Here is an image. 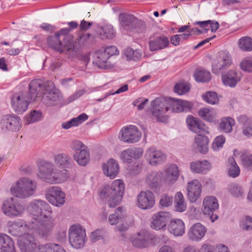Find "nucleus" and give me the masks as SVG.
Segmentation results:
<instances>
[{
    "instance_id": "5701e85b",
    "label": "nucleus",
    "mask_w": 252,
    "mask_h": 252,
    "mask_svg": "<svg viewBox=\"0 0 252 252\" xmlns=\"http://www.w3.org/2000/svg\"><path fill=\"white\" fill-rule=\"evenodd\" d=\"M207 231V229L204 225L197 222L190 227L188 235L190 240L197 242L204 237Z\"/></svg>"
},
{
    "instance_id": "473e14b6",
    "label": "nucleus",
    "mask_w": 252,
    "mask_h": 252,
    "mask_svg": "<svg viewBox=\"0 0 252 252\" xmlns=\"http://www.w3.org/2000/svg\"><path fill=\"white\" fill-rule=\"evenodd\" d=\"M169 40L167 37L160 36L154 40H150L149 44L152 51L161 50L167 47Z\"/></svg>"
},
{
    "instance_id": "7ed1b4c3",
    "label": "nucleus",
    "mask_w": 252,
    "mask_h": 252,
    "mask_svg": "<svg viewBox=\"0 0 252 252\" xmlns=\"http://www.w3.org/2000/svg\"><path fill=\"white\" fill-rule=\"evenodd\" d=\"M40 82L38 79H34L29 84V93H20L13 95L11 98V104L17 114H22L25 112L28 108L29 104L32 99L34 101H36L34 100V97L35 94L36 95L39 94L36 93L40 89Z\"/></svg>"
},
{
    "instance_id": "393cba45",
    "label": "nucleus",
    "mask_w": 252,
    "mask_h": 252,
    "mask_svg": "<svg viewBox=\"0 0 252 252\" xmlns=\"http://www.w3.org/2000/svg\"><path fill=\"white\" fill-rule=\"evenodd\" d=\"M241 75L235 70H229L221 75L223 83L225 86L234 88L241 81Z\"/></svg>"
},
{
    "instance_id": "e433bc0d",
    "label": "nucleus",
    "mask_w": 252,
    "mask_h": 252,
    "mask_svg": "<svg viewBox=\"0 0 252 252\" xmlns=\"http://www.w3.org/2000/svg\"><path fill=\"white\" fill-rule=\"evenodd\" d=\"M70 173L65 168L62 170L56 169L54 170L52 177V183H60L66 181L69 177Z\"/></svg>"
},
{
    "instance_id": "6e6d98bb",
    "label": "nucleus",
    "mask_w": 252,
    "mask_h": 252,
    "mask_svg": "<svg viewBox=\"0 0 252 252\" xmlns=\"http://www.w3.org/2000/svg\"><path fill=\"white\" fill-rule=\"evenodd\" d=\"M225 141V138L224 136L221 135L217 136L215 138L212 144V148L214 150H217L223 146Z\"/></svg>"
},
{
    "instance_id": "4468645a",
    "label": "nucleus",
    "mask_w": 252,
    "mask_h": 252,
    "mask_svg": "<svg viewBox=\"0 0 252 252\" xmlns=\"http://www.w3.org/2000/svg\"><path fill=\"white\" fill-rule=\"evenodd\" d=\"M0 125L3 130L16 131L21 126V119L15 115H7L3 117Z\"/></svg>"
},
{
    "instance_id": "c85d7f7f",
    "label": "nucleus",
    "mask_w": 252,
    "mask_h": 252,
    "mask_svg": "<svg viewBox=\"0 0 252 252\" xmlns=\"http://www.w3.org/2000/svg\"><path fill=\"white\" fill-rule=\"evenodd\" d=\"M169 231L175 236H182L185 233V224L180 219L171 220L168 226Z\"/></svg>"
},
{
    "instance_id": "864d4df0",
    "label": "nucleus",
    "mask_w": 252,
    "mask_h": 252,
    "mask_svg": "<svg viewBox=\"0 0 252 252\" xmlns=\"http://www.w3.org/2000/svg\"><path fill=\"white\" fill-rule=\"evenodd\" d=\"M219 61L223 64L224 70L228 68L232 63L230 56L226 53H223L219 56Z\"/></svg>"
},
{
    "instance_id": "f8f14e48",
    "label": "nucleus",
    "mask_w": 252,
    "mask_h": 252,
    "mask_svg": "<svg viewBox=\"0 0 252 252\" xmlns=\"http://www.w3.org/2000/svg\"><path fill=\"white\" fill-rule=\"evenodd\" d=\"M141 135V131L136 126L130 125L121 129L119 137L124 142L134 143L140 139Z\"/></svg>"
},
{
    "instance_id": "39448f33",
    "label": "nucleus",
    "mask_w": 252,
    "mask_h": 252,
    "mask_svg": "<svg viewBox=\"0 0 252 252\" xmlns=\"http://www.w3.org/2000/svg\"><path fill=\"white\" fill-rule=\"evenodd\" d=\"M40 82V89L35 94L34 100L36 101L42 100L43 103L47 106L56 105L60 99V92L55 89V86L51 82L42 83V81L38 80Z\"/></svg>"
},
{
    "instance_id": "5fc2aeb1",
    "label": "nucleus",
    "mask_w": 252,
    "mask_h": 252,
    "mask_svg": "<svg viewBox=\"0 0 252 252\" xmlns=\"http://www.w3.org/2000/svg\"><path fill=\"white\" fill-rule=\"evenodd\" d=\"M240 67L244 71L252 72V57H248L243 59L240 63Z\"/></svg>"
},
{
    "instance_id": "a19ab883",
    "label": "nucleus",
    "mask_w": 252,
    "mask_h": 252,
    "mask_svg": "<svg viewBox=\"0 0 252 252\" xmlns=\"http://www.w3.org/2000/svg\"><path fill=\"white\" fill-rule=\"evenodd\" d=\"M98 33L102 39H112L115 36V32L111 25H106L98 31Z\"/></svg>"
},
{
    "instance_id": "c9c22d12",
    "label": "nucleus",
    "mask_w": 252,
    "mask_h": 252,
    "mask_svg": "<svg viewBox=\"0 0 252 252\" xmlns=\"http://www.w3.org/2000/svg\"><path fill=\"white\" fill-rule=\"evenodd\" d=\"M195 144L199 152L202 154L207 153L209 149V140L207 136L198 134L195 138Z\"/></svg>"
},
{
    "instance_id": "b1692460",
    "label": "nucleus",
    "mask_w": 252,
    "mask_h": 252,
    "mask_svg": "<svg viewBox=\"0 0 252 252\" xmlns=\"http://www.w3.org/2000/svg\"><path fill=\"white\" fill-rule=\"evenodd\" d=\"M54 165L49 162H45L42 164L39 167L38 172L37 174L38 177L48 183H52L54 172Z\"/></svg>"
},
{
    "instance_id": "79ce46f5",
    "label": "nucleus",
    "mask_w": 252,
    "mask_h": 252,
    "mask_svg": "<svg viewBox=\"0 0 252 252\" xmlns=\"http://www.w3.org/2000/svg\"><path fill=\"white\" fill-rule=\"evenodd\" d=\"M193 76L195 80L198 82H207L211 79L210 72L199 68L195 70Z\"/></svg>"
},
{
    "instance_id": "bf43d9fd",
    "label": "nucleus",
    "mask_w": 252,
    "mask_h": 252,
    "mask_svg": "<svg viewBox=\"0 0 252 252\" xmlns=\"http://www.w3.org/2000/svg\"><path fill=\"white\" fill-rule=\"evenodd\" d=\"M219 61V56L217 59L214 60L212 63V71L215 74H218L219 71H223L224 70L223 64Z\"/></svg>"
},
{
    "instance_id": "2f4dec72",
    "label": "nucleus",
    "mask_w": 252,
    "mask_h": 252,
    "mask_svg": "<svg viewBox=\"0 0 252 252\" xmlns=\"http://www.w3.org/2000/svg\"><path fill=\"white\" fill-rule=\"evenodd\" d=\"M73 158L79 165L83 166L86 165L90 161L89 149L88 147H85L84 149H82L79 152L75 153Z\"/></svg>"
},
{
    "instance_id": "f3484780",
    "label": "nucleus",
    "mask_w": 252,
    "mask_h": 252,
    "mask_svg": "<svg viewBox=\"0 0 252 252\" xmlns=\"http://www.w3.org/2000/svg\"><path fill=\"white\" fill-rule=\"evenodd\" d=\"M152 228L156 230L164 229L167 222L170 219V215L166 212H159L152 217Z\"/></svg>"
},
{
    "instance_id": "cd10ccee",
    "label": "nucleus",
    "mask_w": 252,
    "mask_h": 252,
    "mask_svg": "<svg viewBox=\"0 0 252 252\" xmlns=\"http://www.w3.org/2000/svg\"><path fill=\"white\" fill-rule=\"evenodd\" d=\"M191 171L194 173L206 174L212 168L211 163L207 160L196 161L190 164Z\"/></svg>"
},
{
    "instance_id": "774afa93",
    "label": "nucleus",
    "mask_w": 252,
    "mask_h": 252,
    "mask_svg": "<svg viewBox=\"0 0 252 252\" xmlns=\"http://www.w3.org/2000/svg\"><path fill=\"white\" fill-rule=\"evenodd\" d=\"M132 156L129 149H127L122 152L121 154V158L125 162L129 163L131 162Z\"/></svg>"
},
{
    "instance_id": "69168bd1",
    "label": "nucleus",
    "mask_w": 252,
    "mask_h": 252,
    "mask_svg": "<svg viewBox=\"0 0 252 252\" xmlns=\"http://www.w3.org/2000/svg\"><path fill=\"white\" fill-rule=\"evenodd\" d=\"M103 51L107 55H108L109 58L113 55L119 54L118 49L115 46L112 45L108 46L106 47L104 50H103Z\"/></svg>"
},
{
    "instance_id": "9b49d317",
    "label": "nucleus",
    "mask_w": 252,
    "mask_h": 252,
    "mask_svg": "<svg viewBox=\"0 0 252 252\" xmlns=\"http://www.w3.org/2000/svg\"><path fill=\"white\" fill-rule=\"evenodd\" d=\"M218 200L214 196H206L204 198L202 204V212L204 215L209 216L212 222L218 219L216 212L219 209Z\"/></svg>"
},
{
    "instance_id": "f03ea898",
    "label": "nucleus",
    "mask_w": 252,
    "mask_h": 252,
    "mask_svg": "<svg viewBox=\"0 0 252 252\" xmlns=\"http://www.w3.org/2000/svg\"><path fill=\"white\" fill-rule=\"evenodd\" d=\"M125 191V184L121 180L114 181L111 185H104L99 191L101 200L107 202L110 208L118 205L122 199Z\"/></svg>"
},
{
    "instance_id": "6ab92c4d",
    "label": "nucleus",
    "mask_w": 252,
    "mask_h": 252,
    "mask_svg": "<svg viewBox=\"0 0 252 252\" xmlns=\"http://www.w3.org/2000/svg\"><path fill=\"white\" fill-rule=\"evenodd\" d=\"M151 240L149 233L142 230L131 238V242L133 247L143 249L149 246Z\"/></svg>"
},
{
    "instance_id": "58836bf2",
    "label": "nucleus",
    "mask_w": 252,
    "mask_h": 252,
    "mask_svg": "<svg viewBox=\"0 0 252 252\" xmlns=\"http://www.w3.org/2000/svg\"><path fill=\"white\" fill-rule=\"evenodd\" d=\"M235 121L231 117L223 118L219 125V129L225 133H230L232 130V126L235 125Z\"/></svg>"
},
{
    "instance_id": "de8ad7c7",
    "label": "nucleus",
    "mask_w": 252,
    "mask_h": 252,
    "mask_svg": "<svg viewBox=\"0 0 252 252\" xmlns=\"http://www.w3.org/2000/svg\"><path fill=\"white\" fill-rule=\"evenodd\" d=\"M3 213L8 216H17L16 205L9 202H4L2 206Z\"/></svg>"
},
{
    "instance_id": "09e8293b",
    "label": "nucleus",
    "mask_w": 252,
    "mask_h": 252,
    "mask_svg": "<svg viewBox=\"0 0 252 252\" xmlns=\"http://www.w3.org/2000/svg\"><path fill=\"white\" fill-rule=\"evenodd\" d=\"M202 98L204 101L210 104H215L219 102L217 94L214 92H207L202 95Z\"/></svg>"
},
{
    "instance_id": "4be33fe9",
    "label": "nucleus",
    "mask_w": 252,
    "mask_h": 252,
    "mask_svg": "<svg viewBox=\"0 0 252 252\" xmlns=\"http://www.w3.org/2000/svg\"><path fill=\"white\" fill-rule=\"evenodd\" d=\"M28 225L29 224H27L23 220H16L13 221L11 225H9V232L13 236L21 238L25 234L28 233H26L28 228L33 233Z\"/></svg>"
},
{
    "instance_id": "412c9836",
    "label": "nucleus",
    "mask_w": 252,
    "mask_h": 252,
    "mask_svg": "<svg viewBox=\"0 0 252 252\" xmlns=\"http://www.w3.org/2000/svg\"><path fill=\"white\" fill-rule=\"evenodd\" d=\"M186 122L189 129L195 133L204 131L207 134L209 133L208 127L197 118L189 116L186 119Z\"/></svg>"
},
{
    "instance_id": "20e7f679",
    "label": "nucleus",
    "mask_w": 252,
    "mask_h": 252,
    "mask_svg": "<svg viewBox=\"0 0 252 252\" xmlns=\"http://www.w3.org/2000/svg\"><path fill=\"white\" fill-rule=\"evenodd\" d=\"M19 247L22 252H65L60 245L55 244H48L38 246L37 249L35 238L30 233L25 234L18 241Z\"/></svg>"
},
{
    "instance_id": "8fccbe9b",
    "label": "nucleus",
    "mask_w": 252,
    "mask_h": 252,
    "mask_svg": "<svg viewBox=\"0 0 252 252\" xmlns=\"http://www.w3.org/2000/svg\"><path fill=\"white\" fill-rule=\"evenodd\" d=\"M242 164L248 170H252V154L250 153H243L241 156Z\"/></svg>"
},
{
    "instance_id": "4c0bfd02",
    "label": "nucleus",
    "mask_w": 252,
    "mask_h": 252,
    "mask_svg": "<svg viewBox=\"0 0 252 252\" xmlns=\"http://www.w3.org/2000/svg\"><path fill=\"white\" fill-rule=\"evenodd\" d=\"M179 176L178 166L172 164L169 166L166 172L165 180L169 183H174L178 179Z\"/></svg>"
},
{
    "instance_id": "c756f323",
    "label": "nucleus",
    "mask_w": 252,
    "mask_h": 252,
    "mask_svg": "<svg viewBox=\"0 0 252 252\" xmlns=\"http://www.w3.org/2000/svg\"><path fill=\"white\" fill-rule=\"evenodd\" d=\"M198 116L204 120L216 125L219 123L217 119V112L213 109L202 108L198 112Z\"/></svg>"
},
{
    "instance_id": "1a4fd4ad",
    "label": "nucleus",
    "mask_w": 252,
    "mask_h": 252,
    "mask_svg": "<svg viewBox=\"0 0 252 252\" xmlns=\"http://www.w3.org/2000/svg\"><path fill=\"white\" fill-rule=\"evenodd\" d=\"M162 102L166 110L171 112L179 113L189 111L193 108V104L186 100L174 99L171 97H162Z\"/></svg>"
},
{
    "instance_id": "49530a36",
    "label": "nucleus",
    "mask_w": 252,
    "mask_h": 252,
    "mask_svg": "<svg viewBox=\"0 0 252 252\" xmlns=\"http://www.w3.org/2000/svg\"><path fill=\"white\" fill-rule=\"evenodd\" d=\"M239 48L244 51H252V39L249 36L241 38L238 41Z\"/></svg>"
},
{
    "instance_id": "e2e57ef3",
    "label": "nucleus",
    "mask_w": 252,
    "mask_h": 252,
    "mask_svg": "<svg viewBox=\"0 0 252 252\" xmlns=\"http://www.w3.org/2000/svg\"><path fill=\"white\" fill-rule=\"evenodd\" d=\"M229 190L230 193L235 197L241 196L243 193L242 189L237 185L231 186L229 188Z\"/></svg>"
},
{
    "instance_id": "6e6552de",
    "label": "nucleus",
    "mask_w": 252,
    "mask_h": 252,
    "mask_svg": "<svg viewBox=\"0 0 252 252\" xmlns=\"http://www.w3.org/2000/svg\"><path fill=\"white\" fill-rule=\"evenodd\" d=\"M68 237L70 245L75 249L83 248L87 241L86 230L79 224L70 226Z\"/></svg>"
},
{
    "instance_id": "2eb2a0df",
    "label": "nucleus",
    "mask_w": 252,
    "mask_h": 252,
    "mask_svg": "<svg viewBox=\"0 0 252 252\" xmlns=\"http://www.w3.org/2000/svg\"><path fill=\"white\" fill-rule=\"evenodd\" d=\"M138 207L142 209H150L155 205L154 193L150 190L141 191L137 197Z\"/></svg>"
},
{
    "instance_id": "0eeeda50",
    "label": "nucleus",
    "mask_w": 252,
    "mask_h": 252,
    "mask_svg": "<svg viewBox=\"0 0 252 252\" xmlns=\"http://www.w3.org/2000/svg\"><path fill=\"white\" fill-rule=\"evenodd\" d=\"M36 182L29 178H22L17 182L16 185L11 187L10 192L15 196L26 198L34 194Z\"/></svg>"
},
{
    "instance_id": "680f3d73",
    "label": "nucleus",
    "mask_w": 252,
    "mask_h": 252,
    "mask_svg": "<svg viewBox=\"0 0 252 252\" xmlns=\"http://www.w3.org/2000/svg\"><path fill=\"white\" fill-rule=\"evenodd\" d=\"M131 156L135 159H138L142 157L143 153V150L140 147H135L132 149H129Z\"/></svg>"
},
{
    "instance_id": "ea45409f",
    "label": "nucleus",
    "mask_w": 252,
    "mask_h": 252,
    "mask_svg": "<svg viewBox=\"0 0 252 252\" xmlns=\"http://www.w3.org/2000/svg\"><path fill=\"white\" fill-rule=\"evenodd\" d=\"M228 175L231 177L235 178L240 174V169L233 157L228 158V164L227 165Z\"/></svg>"
},
{
    "instance_id": "7c9ffc66",
    "label": "nucleus",
    "mask_w": 252,
    "mask_h": 252,
    "mask_svg": "<svg viewBox=\"0 0 252 252\" xmlns=\"http://www.w3.org/2000/svg\"><path fill=\"white\" fill-rule=\"evenodd\" d=\"M14 250L12 239L6 234L0 233V252H12Z\"/></svg>"
},
{
    "instance_id": "a878e982",
    "label": "nucleus",
    "mask_w": 252,
    "mask_h": 252,
    "mask_svg": "<svg viewBox=\"0 0 252 252\" xmlns=\"http://www.w3.org/2000/svg\"><path fill=\"white\" fill-rule=\"evenodd\" d=\"M104 174L110 179H114L118 174L119 166L117 162L114 159H109L102 166Z\"/></svg>"
},
{
    "instance_id": "aec40b11",
    "label": "nucleus",
    "mask_w": 252,
    "mask_h": 252,
    "mask_svg": "<svg viewBox=\"0 0 252 252\" xmlns=\"http://www.w3.org/2000/svg\"><path fill=\"white\" fill-rule=\"evenodd\" d=\"M120 24L124 29L126 31H131L134 29L135 24L138 23L143 25V21L139 20L131 14L121 13L119 14Z\"/></svg>"
},
{
    "instance_id": "13d9d810",
    "label": "nucleus",
    "mask_w": 252,
    "mask_h": 252,
    "mask_svg": "<svg viewBox=\"0 0 252 252\" xmlns=\"http://www.w3.org/2000/svg\"><path fill=\"white\" fill-rule=\"evenodd\" d=\"M104 230L103 228L97 229L91 233V241L93 243H95L98 240L102 238Z\"/></svg>"
},
{
    "instance_id": "3c124183",
    "label": "nucleus",
    "mask_w": 252,
    "mask_h": 252,
    "mask_svg": "<svg viewBox=\"0 0 252 252\" xmlns=\"http://www.w3.org/2000/svg\"><path fill=\"white\" fill-rule=\"evenodd\" d=\"M195 25H198L201 28H205L208 24H210L212 32H215L219 28V23L217 21L207 20L205 21L196 22Z\"/></svg>"
},
{
    "instance_id": "338daca9",
    "label": "nucleus",
    "mask_w": 252,
    "mask_h": 252,
    "mask_svg": "<svg viewBox=\"0 0 252 252\" xmlns=\"http://www.w3.org/2000/svg\"><path fill=\"white\" fill-rule=\"evenodd\" d=\"M241 227L243 229L247 230L252 229V218L246 216L243 221Z\"/></svg>"
},
{
    "instance_id": "f257e3e1",
    "label": "nucleus",
    "mask_w": 252,
    "mask_h": 252,
    "mask_svg": "<svg viewBox=\"0 0 252 252\" xmlns=\"http://www.w3.org/2000/svg\"><path fill=\"white\" fill-rule=\"evenodd\" d=\"M32 219L29 222V227L36 236L46 237L49 235L55 225L54 219L49 215L52 210L48 203L40 199H35L28 206Z\"/></svg>"
},
{
    "instance_id": "a211bd4d",
    "label": "nucleus",
    "mask_w": 252,
    "mask_h": 252,
    "mask_svg": "<svg viewBox=\"0 0 252 252\" xmlns=\"http://www.w3.org/2000/svg\"><path fill=\"white\" fill-rule=\"evenodd\" d=\"M201 188V184L197 180H193L188 183V197L190 202L194 203L199 198Z\"/></svg>"
},
{
    "instance_id": "dca6fc26",
    "label": "nucleus",
    "mask_w": 252,
    "mask_h": 252,
    "mask_svg": "<svg viewBox=\"0 0 252 252\" xmlns=\"http://www.w3.org/2000/svg\"><path fill=\"white\" fill-rule=\"evenodd\" d=\"M145 157L149 164L152 165L160 164L166 159L165 154L153 147L150 148L146 151Z\"/></svg>"
},
{
    "instance_id": "bb28decb",
    "label": "nucleus",
    "mask_w": 252,
    "mask_h": 252,
    "mask_svg": "<svg viewBox=\"0 0 252 252\" xmlns=\"http://www.w3.org/2000/svg\"><path fill=\"white\" fill-rule=\"evenodd\" d=\"M55 165L60 168H69L72 166L73 161L71 158L64 153L55 155L54 158Z\"/></svg>"
},
{
    "instance_id": "a18cd8bd",
    "label": "nucleus",
    "mask_w": 252,
    "mask_h": 252,
    "mask_svg": "<svg viewBox=\"0 0 252 252\" xmlns=\"http://www.w3.org/2000/svg\"><path fill=\"white\" fill-rule=\"evenodd\" d=\"M124 55L127 60L134 61H139L142 56L141 53L138 50H134L130 47H127L124 50Z\"/></svg>"
},
{
    "instance_id": "ddd939ff",
    "label": "nucleus",
    "mask_w": 252,
    "mask_h": 252,
    "mask_svg": "<svg viewBox=\"0 0 252 252\" xmlns=\"http://www.w3.org/2000/svg\"><path fill=\"white\" fill-rule=\"evenodd\" d=\"M45 197L50 203L58 207L62 206L65 203V194L58 187L49 188Z\"/></svg>"
},
{
    "instance_id": "052dcab7",
    "label": "nucleus",
    "mask_w": 252,
    "mask_h": 252,
    "mask_svg": "<svg viewBox=\"0 0 252 252\" xmlns=\"http://www.w3.org/2000/svg\"><path fill=\"white\" fill-rule=\"evenodd\" d=\"M69 28H63L60 30V32L63 33L66 36H71L69 33L73 29H75L78 27V24L75 21H71L68 23Z\"/></svg>"
},
{
    "instance_id": "4d7b16f0",
    "label": "nucleus",
    "mask_w": 252,
    "mask_h": 252,
    "mask_svg": "<svg viewBox=\"0 0 252 252\" xmlns=\"http://www.w3.org/2000/svg\"><path fill=\"white\" fill-rule=\"evenodd\" d=\"M173 197L167 194H163L161 196L159 201V205L162 207H167L172 205Z\"/></svg>"
},
{
    "instance_id": "72a5a7b5",
    "label": "nucleus",
    "mask_w": 252,
    "mask_h": 252,
    "mask_svg": "<svg viewBox=\"0 0 252 252\" xmlns=\"http://www.w3.org/2000/svg\"><path fill=\"white\" fill-rule=\"evenodd\" d=\"M109 58L103 50H99L96 53V58L94 63L99 68L108 69L110 68V65L107 62Z\"/></svg>"
},
{
    "instance_id": "37998d69",
    "label": "nucleus",
    "mask_w": 252,
    "mask_h": 252,
    "mask_svg": "<svg viewBox=\"0 0 252 252\" xmlns=\"http://www.w3.org/2000/svg\"><path fill=\"white\" fill-rule=\"evenodd\" d=\"M124 217L125 213L123 207H119L116 209L114 214L109 216L108 221L111 225L116 224L120 221L122 220Z\"/></svg>"
},
{
    "instance_id": "c03bdc74",
    "label": "nucleus",
    "mask_w": 252,
    "mask_h": 252,
    "mask_svg": "<svg viewBox=\"0 0 252 252\" xmlns=\"http://www.w3.org/2000/svg\"><path fill=\"white\" fill-rule=\"evenodd\" d=\"M175 204L176 211L182 212L186 210L187 206L184 196L181 192H178L175 196Z\"/></svg>"
},
{
    "instance_id": "9d476101",
    "label": "nucleus",
    "mask_w": 252,
    "mask_h": 252,
    "mask_svg": "<svg viewBox=\"0 0 252 252\" xmlns=\"http://www.w3.org/2000/svg\"><path fill=\"white\" fill-rule=\"evenodd\" d=\"M150 112L152 114V118L156 119L158 122L166 123L169 117L166 114L168 112L166 110L162 97H157L151 102Z\"/></svg>"
},
{
    "instance_id": "0e129e2a",
    "label": "nucleus",
    "mask_w": 252,
    "mask_h": 252,
    "mask_svg": "<svg viewBox=\"0 0 252 252\" xmlns=\"http://www.w3.org/2000/svg\"><path fill=\"white\" fill-rule=\"evenodd\" d=\"M42 114L40 112L35 110L31 113L29 120L30 123H33L41 120Z\"/></svg>"
},
{
    "instance_id": "423d86ee",
    "label": "nucleus",
    "mask_w": 252,
    "mask_h": 252,
    "mask_svg": "<svg viewBox=\"0 0 252 252\" xmlns=\"http://www.w3.org/2000/svg\"><path fill=\"white\" fill-rule=\"evenodd\" d=\"M72 36H66L60 30L56 32L54 35L47 38L48 45L52 49L60 53L65 51L68 52L75 51Z\"/></svg>"
},
{
    "instance_id": "f704fd0d",
    "label": "nucleus",
    "mask_w": 252,
    "mask_h": 252,
    "mask_svg": "<svg viewBox=\"0 0 252 252\" xmlns=\"http://www.w3.org/2000/svg\"><path fill=\"white\" fill-rule=\"evenodd\" d=\"M161 177V173L156 171L151 172L147 176L146 183L150 189H156L159 187Z\"/></svg>"
},
{
    "instance_id": "603ef678",
    "label": "nucleus",
    "mask_w": 252,
    "mask_h": 252,
    "mask_svg": "<svg viewBox=\"0 0 252 252\" xmlns=\"http://www.w3.org/2000/svg\"><path fill=\"white\" fill-rule=\"evenodd\" d=\"M189 90V85L184 83L176 84L174 88V92L179 95H182L188 92Z\"/></svg>"
}]
</instances>
